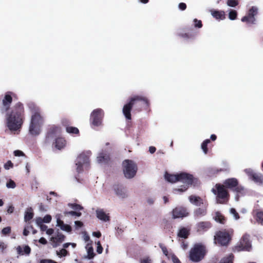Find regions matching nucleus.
<instances>
[{
	"mask_svg": "<svg viewBox=\"0 0 263 263\" xmlns=\"http://www.w3.org/2000/svg\"><path fill=\"white\" fill-rule=\"evenodd\" d=\"M24 108L22 103H17L6 115L7 125L11 131L20 129L23 123Z\"/></svg>",
	"mask_w": 263,
	"mask_h": 263,
	"instance_id": "nucleus-1",
	"label": "nucleus"
},
{
	"mask_svg": "<svg viewBox=\"0 0 263 263\" xmlns=\"http://www.w3.org/2000/svg\"><path fill=\"white\" fill-rule=\"evenodd\" d=\"M128 102L123 107V114L127 120H131V110L134 108V111L140 112L143 109H147L149 106V102L146 97L135 95L129 98Z\"/></svg>",
	"mask_w": 263,
	"mask_h": 263,
	"instance_id": "nucleus-2",
	"label": "nucleus"
},
{
	"mask_svg": "<svg viewBox=\"0 0 263 263\" xmlns=\"http://www.w3.org/2000/svg\"><path fill=\"white\" fill-rule=\"evenodd\" d=\"M28 107L31 113L29 132L31 135L36 136L41 132L42 126L44 123V117L41 114L40 108L34 103H29Z\"/></svg>",
	"mask_w": 263,
	"mask_h": 263,
	"instance_id": "nucleus-3",
	"label": "nucleus"
},
{
	"mask_svg": "<svg viewBox=\"0 0 263 263\" xmlns=\"http://www.w3.org/2000/svg\"><path fill=\"white\" fill-rule=\"evenodd\" d=\"M223 185H224L226 189H230L236 194L235 198L238 200L239 196H242L245 194V190L243 186L239 184L238 180L235 178H231L225 180Z\"/></svg>",
	"mask_w": 263,
	"mask_h": 263,
	"instance_id": "nucleus-4",
	"label": "nucleus"
},
{
	"mask_svg": "<svg viewBox=\"0 0 263 263\" xmlns=\"http://www.w3.org/2000/svg\"><path fill=\"white\" fill-rule=\"evenodd\" d=\"M206 253L205 246L199 243H196L190 251V259L193 262H199L204 258Z\"/></svg>",
	"mask_w": 263,
	"mask_h": 263,
	"instance_id": "nucleus-5",
	"label": "nucleus"
},
{
	"mask_svg": "<svg viewBox=\"0 0 263 263\" xmlns=\"http://www.w3.org/2000/svg\"><path fill=\"white\" fill-rule=\"evenodd\" d=\"M212 192L216 195V201L218 203L225 204L228 201L230 194L224 185L217 183L215 185V188L212 189Z\"/></svg>",
	"mask_w": 263,
	"mask_h": 263,
	"instance_id": "nucleus-6",
	"label": "nucleus"
},
{
	"mask_svg": "<svg viewBox=\"0 0 263 263\" xmlns=\"http://www.w3.org/2000/svg\"><path fill=\"white\" fill-rule=\"evenodd\" d=\"M233 233L232 229L219 231L215 236V241L221 246H227L231 240Z\"/></svg>",
	"mask_w": 263,
	"mask_h": 263,
	"instance_id": "nucleus-7",
	"label": "nucleus"
},
{
	"mask_svg": "<svg viewBox=\"0 0 263 263\" xmlns=\"http://www.w3.org/2000/svg\"><path fill=\"white\" fill-rule=\"evenodd\" d=\"M165 178L168 182L172 183L182 181L188 184H192L194 180L193 176L186 173H181L176 175L166 173Z\"/></svg>",
	"mask_w": 263,
	"mask_h": 263,
	"instance_id": "nucleus-8",
	"label": "nucleus"
},
{
	"mask_svg": "<svg viewBox=\"0 0 263 263\" xmlns=\"http://www.w3.org/2000/svg\"><path fill=\"white\" fill-rule=\"evenodd\" d=\"M122 167L124 176L127 179L134 178L138 170L136 163L134 161L129 159L123 161Z\"/></svg>",
	"mask_w": 263,
	"mask_h": 263,
	"instance_id": "nucleus-9",
	"label": "nucleus"
},
{
	"mask_svg": "<svg viewBox=\"0 0 263 263\" xmlns=\"http://www.w3.org/2000/svg\"><path fill=\"white\" fill-rule=\"evenodd\" d=\"M249 238V235H243L240 239L239 243L235 247V251L237 252L242 251H250L251 249V244Z\"/></svg>",
	"mask_w": 263,
	"mask_h": 263,
	"instance_id": "nucleus-10",
	"label": "nucleus"
},
{
	"mask_svg": "<svg viewBox=\"0 0 263 263\" xmlns=\"http://www.w3.org/2000/svg\"><path fill=\"white\" fill-rule=\"evenodd\" d=\"M90 154V152H87V153H82L78 157L76 163L78 173H80L83 171V166L84 164L89 163Z\"/></svg>",
	"mask_w": 263,
	"mask_h": 263,
	"instance_id": "nucleus-11",
	"label": "nucleus"
},
{
	"mask_svg": "<svg viewBox=\"0 0 263 263\" xmlns=\"http://www.w3.org/2000/svg\"><path fill=\"white\" fill-rule=\"evenodd\" d=\"M103 111L101 108L96 109L93 110L90 116L91 124L95 126H99L101 124L103 117Z\"/></svg>",
	"mask_w": 263,
	"mask_h": 263,
	"instance_id": "nucleus-12",
	"label": "nucleus"
},
{
	"mask_svg": "<svg viewBox=\"0 0 263 263\" xmlns=\"http://www.w3.org/2000/svg\"><path fill=\"white\" fill-rule=\"evenodd\" d=\"M60 130L61 128L58 126L54 125L49 126L45 138V143H49L60 133Z\"/></svg>",
	"mask_w": 263,
	"mask_h": 263,
	"instance_id": "nucleus-13",
	"label": "nucleus"
},
{
	"mask_svg": "<svg viewBox=\"0 0 263 263\" xmlns=\"http://www.w3.org/2000/svg\"><path fill=\"white\" fill-rule=\"evenodd\" d=\"M173 219L184 218L189 215V212L186 208L179 206L174 209L172 212Z\"/></svg>",
	"mask_w": 263,
	"mask_h": 263,
	"instance_id": "nucleus-14",
	"label": "nucleus"
},
{
	"mask_svg": "<svg viewBox=\"0 0 263 263\" xmlns=\"http://www.w3.org/2000/svg\"><path fill=\"white\" fill-rule=\"evenodd\" d=\"M258 9L255 7H252L249 10L247 15L242 17L241 21L248 24H254L255 22V16L257 15Z\"/></svg>",
	"mask_w": 263,
	"mask_h": 263,
	"instance_id": "nucleus-15",
	"label": "nucleus"
},
{
	"mask_svg": "<svg viewBox=\"0 0 263 263\" xmlns=\"http://www.w3.org/2000/svg\"><path fill=\"white\" fill-rule=\"evenodd\" d=\"M245 171L249 178L256 183L259 185L262 184L263 175L262 174L256 173L251 169H246Z\"/></svg>",
	"mask_w": 263,
	"mask_h": 263,
	"instance_id": "nucleus-16",
	"label": "nucleus"
},
{
	"mask_svg": "<svg viewBox=\"0 0 263 263\" xmlns=\"http://www.w3.org/2000/svg\"><path fill=\"white\" fill-rule=\"evenodd\" d=\"M209 204L206 200L204 201V203L201 208H198L194 211V216L195 218H200L205 216L207 214V209Z\"/></svg>",
	"mask_w": 263,
	"mask_h": 263,
	"instance_id": "nucleus-17",
	"label": "nucleus"
},
{
	"mask_svg": "<svg viewBox=\"0 0 263 263\" xmlns=\"http://www.w3.org/2000/svg\"><path fill=\"white\" fill-rule=\"evenodd\" d=\"M112 188L118 196L122 198H124L127 196L125 190L122 185L115 184L113 185Z\"/></svg>",
	"mask_w": 263,
	"mask_h": 263,
	"instance_id": "nucleus-18",
	"label": "nucleus"
},
{
	"mask_svg": "<svg viewBox=\"0 0 263 263\" xmlns=\"http://www.w3.org/2000/svg\"><path fill=\"white\" fill-rule=\"evenodd\" d=\"M212 227L210 221H201L197 223L196 229L199 232H203L208 231Z\"/></svg>",
	"mask_w": 263,
	"mask_h": 263,
	"instance_id": "nucleus-19",
	"label": "nucleus"
},
{
	"mask_svg": "<svg viewBox=\"0 0 263 263\" xmlns=\"http://www.w3.org/2000/svg\"><path fill=\"white\" fill-rule=\"evenodd\" d=\"M12 102V98L8 93H6L3 100V109L5 111H7L10 108Z\"/></svg>",
	"mask_w": 263,
	"mask_h": 263,
	"instance_id": "nucleus-20",
	"label": "nucleus"
},
{
	"mask_svg": "<svg viewBox=\"0 0 263 263\" xmlns=\"http://www.w3.org/2000/svg\"><path fill=\"white\" fill-rule=\"evenodd\" d=\"M190 202L196 206L202 205L204 203V201L200 197L195 195H191L189 197Z\"/></svg>",
	"mask_w": 263,
	"mask_h": 263,
	"instance_id": "nucleus-21",
	"label": "nucleus"
},
{
	"mask_svg": "<svg viewBox=\"0 0 263 263\" xmlns=\"http://www.w3.org/2000/svg\"><path fill=\"white\" fill-rule=\"evenodd\" d=\"M16 251L18 254L23 255L26 254L28 255L31 252V248L29 246L26 245L23 247V250L21 246H18L16 248Z\"/></svg>",
	"mask_w": 263,
	"mask_h": 263,
	"instance_id": "nucleus-22",
	"label": "nucleus"
},
{
	"mask_svg": "<svg viewBox=\"0 0 263 263\" xmlns=\"http://www.w3.org/2000/svg\"><path fill=\"white\" fill-rule=\"evenodd\" d=\"M190 234V229L187 228H181L178 233V236L180 238L186 239L188 238Z\"/></svg>",
	"mask_w": 263,
	"mask_h": 263,
	"instance_id": "nucleus-23",
	"label": "nucleus"
},
{
	"mask_svg": "<svg viewBox=\"0 0 263 263\" xmlns=\"http://www.w3.org/2000/svg\"><path fill=\"white\" fill-rule=\"evenodd\" d=\"M213 218L216 222L222 224H225L227 221L226 218L222 213H221L219 211L215 212V216Z\"/></svg>",
	"mask_w": 263,
	"mask_h": 263,
	"instance_id": "nucleus-24",
	"label": "nucleus"
},
{
	"mask_svg": "<svg viewBox=\"0 0 263 263\" xmlns=\"http://www.w3.org/2000/svg\"><path fill=\"white\" fill-rule=\"evenodd\" d=\"M211 14L216 20H224L226 18L225 12L223 11L212 10Z\"/></svg>",
	"mask_w": 263,
	"mask_h": 263,
	"instance_id": "nucleus-25",
	"label": "nucleus"
},
{
	"mask_svg": "<svg viewBox=\"0 0 263 263\" xmlns=\"http://www.w3.org/2000/svg\"><path fill=\"white\" fill-rule=\"evenodd\" d=\"M110 156L108 154L101 153L97 157V161L99 163L107 164L110 161Z\"/></svg>",
	"mask_w": 263,
	"mask_h": 263,
	"instance_id": "nucleus-26",
	"label": "nucleus"
},
{
	"mask_svg": "<svg viewBox=\"0 0 263 263\" xmlns=\"http://www.w3.org/2000/svg\"><path fill=\"white\" fill-rule=\"evenodd\" d=\"M97 217L100 220L104 221L109 220V216L107 215L103 210H98L96 211Z\"/></svg>",
	"mask_w": 263,
	"mask_h": 263,
	"instance_id": "nucleus-27",
	"label": "nucleus"
},
{
	"mask_svg": "<svg viewBox=\"0 0 263 263\" xmlns=\"http://www.w3.org/2000/svg\"><path fill=\"white\" fill-rule=\"evenodd\" d=\"M65 238V236L62 233H58L55 237L52 238V240L53 243H55L53 245L54 247H57L58 243L62 242Z\"/></svg>",
	"mask_w": 263,
	"mask_h": 263,
	"instance_id": "nucleus-28",
	"label": "nucleus"
},
{
	"mask_svg": "<svg viewBox=\"0 0 263 263\" xmlns=\"http://www.w3.org/2000/svg\"><path fill=\"white\" fill-rule=\"evenodd\" d=\"M57 226L60 227L63 231H65L68 232L71 231V227L68 224H65L64 222L59 218L57 219Z\"/></svg>",
	"mask_w": 263,
	"mask_h": 263,
	"instance_id": "nucleus-29",
	"label": "nucleus"
},
{
	"mask_svg": "<svg viewBox=\"0 0 263 263\" xmlns=\"http://www.w3.org/2000/svg\"><path fill=\"white\" fill-rule=\"evenodd\" d=\"M55 147L58 149H61L63 148L66 145V141L63 138H58L55 140Z\"/></svg>",
	"mask_w": 263,
	"mask_h": 263,
	"instance_id": "nucleus-30",
	"label": "nucleus"
},
{
	"mask_svg": "<svg viewBox=\"0 0 263 263\" xmlns=\"http://www.w3.org/2000/svg\"><path fill=\"white\" fill-rule=\"evenodd\" d=\"M255 219L258 223L263 225V211L260 210L255 211Z\"/></svg>",
	"mask_w": 263,
	"mask_h": 263,
	"instance_id": "nucleus-31",
	"label": "nucleus"
},
{
	"mask_svg": "<svg viewBox=\"0 0 263 263\" xmlns=\"http://www.w3.org/2000/svg\"><path fill=\"white\" fill-rule=\"evenodd\" d=\"M234 257L233 254L231 253L228 256L221 258L218 263H233Z\"/></svg>",
	"mask_w": 263,
	"mask_h": 263,
	"instance_id": "nucleus-32",
	"label": "nucleus"
},
{
	"mask_svg": "<svg viewBox=\"0 0 263 263\" xmlns=\"http://www.w3.org/2000/svg\"><path fill=\"white\" fill-rule=\"evenodd\" d=\"M66 132L70 134L79 135V130L78 128L73 126H67L66 127Z\"/></svg>",
	"mask_w": 263,
	"mask_h": 263,
	"instance_id": "nucleus-33",
	"label": "nucleus"
},
{
	"mask_svg": "<svg viewBox=\"0 0 263 263\" xmlns=\"http://www.w3.org/2000/svg\"><path fill=\"white\" fill-rule=\"evenodd\" d=\"M33 217V213L32 212V209L30 208L29 209V211H27L25 212L24 220L25 221H29L31 219H32Z\"/></svg>",
	"mask_w": 263,
	"mask_h": 263,
	"instance_id": "nucleus-34",
	"label": "nucleus"
},
{
	"mask_svg": "<svg viewBox=\"0 0 263 263\" xmlns=\"http://www.w3.org/2000/svg\"><path fill=\"white\" fill-rule=\"evenodd\" d=\"M222 169H216L215 168H209L207 171L208 174L209 176H213L217 174H218L219 172L223 171Z\"/></svg>",
	"mask_w": 263,
	"mask_h": 263,
	"instance_id": "nucleus-35",
	"label": "nucleus"
},
{
	"mask_svg": "<svg viewBox=\"0 0 263 263\" xmlns=\"http://www.w3.org/2000/svg\"><path fill=\"white\" fill-rule=\"evenodd\" d=\"M211 142L210 139H206L201 144V148L204 154H206L208 152V145Z\"/></svg>",
	"mask_w": 263,
	"mask_h": 263,
	"instance_id": "nucleus-36",
	"label": "nucleus"
},
{
	"mask_svg": "<svg viewBox=\"0 0 263 263\" xmlns=\"http://www.w3.org/2000/svg\"><path fill=\"white\" fill-rule=\"evenodd\" d=\"M64 214L65 216L70 215V216H77V217H80L81 216L82 213L79 211H65L64 212Z\"/></svg>",
	"mask_w": 263,
	"mask_h": 263,
	"instance_id": "nucleus-37",
	"label": "nucleus"
},
{
	"mask_svg": "<svg viewBox=\"0 0 263 263\" xmlns=\"http://www.w3.org/2000/svg\"><path fill=\"white\" fill-rule=\"evenodd\" d=\"M68 206L72 208V209L74 210L75 211H80L83 209V208L82 206H81L80 204H77V203H69L68 204Z\"/></svg>",
	"mask_w": 263,
	"mask_h": 263,
	"instance_id": "nucleus-38",
	"label": "nucleus"
},
{
	"mask_svg": "<svg viewBox=\"0 0 263 263\" xmlns=\"http://www.w3.org/2000/svg\"><path fill=\"white\" fill-rule=\"evenodd\" d=\"M87 258L88 259H92L95 256L93 249L91 246L88 247V245H87Z\"/></svg>",
	"mask_w": 263,
	"mask_h": 263,
	"instance_id": "nucleus-39",
	"label": "nucleus"
},
{
	"mask_svg": "<svg viewBox=\"0 0 263 263\" xmlns=\"http://www.w3.org/2000/svg\"><path fill=\"white\" fill-rule=\"evenodd\" d=\"M237 16V12L236 10H231L229 13V18L231 20H235Z\"/></svg>",
	"mask_w": 263,
	"mask_h": 263,
	"instance_id": "nucleus-40",
	"label": "nucleus"
},
{
	"mask_svg": "<svg viewBox=\"0 0 263 263\" xmlns=\"http://www.w3.org/2000/svg\"><path fill=\"white\" fill-rule=\"evenodd\" d=\"M227 4L232 7H235L238 5V2L237 0H228Z\"/></svg>",
	"mask_w": 263,
	"mask_h": 263,
	"instance_id": "nucleus-41",
	"label": "nucleus"
},
{
	"mask_svg": "<svg viewBox=\"0 0 263 263\" xmlns=\"http://www.w3.org/2000/svg\"><path fill=\"white\" fill-rule=\"evenodd\" d=\"M189 185L190 184L185 183V185H181L180 188L174 189V191H177V192H183L185 191L186 190H187V189L189 187Z\"/></svg>",
	"mask_w": 263,
	"mask_h": 263,
	"instance_id": "nucleus-42",
	"label": "nucleus"
},
{
	"mask_svg": "<svg viewBox=\"0 0 263 263\" xmlns=\"http://www.w3.org/2000/svg\"><path fill=\"white\" fill-rule=\"evenodd\" d=\"M57 254L60 256H66L68 254V251L65 249H62L59 252L57 251Z\"/></svg>",
	"mask_w": 263,
	"mask_h": 263,
	"instance_id": "nucleus-43",
	"label": "nucleus"
},
{
	"mask_svg": "<svg viewBox=\"0 0 263 263\" xmlns=\"http://www.w3.org/2000/svg\"><path fill=\"white\" fill-rule=\"evenodd\" d=\"M11 230L10 227H7L2 229V233L5 235H8L11 233Z\"/></svg>",
	"mask_w": 263,
	"mask_h": 263,
	"instance_id": "nucleus-44",
	"label": "nucleus"
},
{
	"mask_svg": "<svg viewBox=\"0 0 263 263\" xmlns=\"http://www.w3.org/2000/svg\"><path fill=\"white\" fill-rule=\"evenodd\" d=\"M194 26L195 27H197L198 28H200L202 27V22L200 20H198L197 19L195 18L194 20Z\"/></svg>",
	"mask_w": 263,
	"mask_h": 263,
	"instance_id": "nucleus-45",
	"label": "nucleus"
},
{
	"mask_svg": "<svg viewBox=\"0 0 263 263\" xmlns=\"http://www.w3.org/2000/svg\"><path fill=\"white\" fill-rule=\"evenodd\" d=\"M159 246L161 249L163 254L167 256L168 255V251H167V248L164 245H163L162 243H159Z\"/></svg>",
	"mask_w": 263,
	"mask_h": 263,
	"instance_id": "nucleus-46",
	"label": "nucleus"
},
{
	"mask_svg": "<svg viewBox=\"0 0 263 263\" xmlns=\"http://www.w3.org/2000/svg\"><path fill=\"white\" fill-rule=\"evenodd\" d=\"M178 35L182 38L184 39H190L194 37V35L192 34H190L187 33H179Z\"/></svg>",
	"mask_w": 263,
	"mask_h": 263,
	"instance_id": "nucleus-47",
	"label": "nucleus"
},
{
	"mask_svg": "<svg viewBox=\"0 0 263 263\" xmlns=\"http://www.w3.org/2000/svg\"><path fill=\"white\" fill-rule=\"evenodd\" d=\"M13 167V163L10 161H8L5 164H4V168L6 170H9L10 168H12Z\"/></svg>",
	"mask_w": 263,
	"mask_h": 263,
	"instance_id": "nucleus-48",
	"label": "nucleus"
},
{
	"mask_svg": "<svg viewBox=\"0 0 263 263\" xmlns=\"http://www.w3.org/2000/svg\"><path fill=\"white\" fill-rule=\"evenodd\" d=\"M230 212L233 215L234 217L236 219H238L240 218L239 214L237 212L236 210L235 209H231Z\"/></svg>",
	"mask_w": 263,
	"mask_h": 263,
	"instance_id": "nucleus-49",
	"label": "nucleus"
},
{
	"mask_svg": "<svg viewBox=\"0 0 263 263\" xmlns=\"http://www.w3.org/2000/svg\"><path fill=\"white\" fill-rule=\"evenodd\" d=\"M97 252L98 254H101L103 252V249L101 246L100 241H98L97 242Z\"/></svg>",
	"mask_w": 263,
	"mask_h": 263,
	"instance_id": "nucleus-50",
	"label": "nucleus"
},
{
	"mask_svg": "<svg viewBox=\"0 0 263 263\" xmlns=\"http://www.w3.org/2000/svg\"><path fill=\"white\" fill-rule=\"evenodd\" d=\"M6 186L8 188L13 189L15 187L16 184L12 180H10L9 182L7 183Z\"/></svg>",
	"mask_w": 263,
	"mask_h": 263,
	"instance_id": "nucleus-51",
	"label": "nucleus"
},
{
	"mask_svg": "<svg viewBox=\"0 0 263 263\" xmlns=\"http://www.w3.org/2000/svg\"><path fill=\"white\" fill-rule=\"evenodd\" d=\"M40 263H57V262L52 259H43L40 260Z\"/></svg>",
	"mask_w": 263,
	"mask_h": 263,
	"instance_id": "nucleus-52",
	"label": "nucleus"
},
{
	"mask_svg": "<svg viewBox=\"0 0 263 263\" xmlns=\"http://www.w3.org/2000/svg\"><path fill=\"white\" fill-rule=\"evenodd\" d=\"M51 216L50 215H46L43 219L44 222L49 223L51 220Z\"/></svg>",
	"mask_w": 263,
	"mask_h": 263,
	"instance_id": "nucleus-53",
	"label": "nucleus"
},
{
	"mask_svg": "<svg viewBox=\"0 0 263 263\" xmlns=\"http://www.w3.org/2000/svg\"><path fill=\"white\" fill-rule=\"evenodd\" d=\"M14 155L15 156H25L24 153L20 150H16L14 152Z\"/></svg>",
	"mask_w": 263,
	"mask_h": 263,
	"instance_id": "nucleus-54",
	"label": "nucleus"
},
{
	"mask_svg": "<svg viewBox=\"0 0 263 263\" xmlns=\"http://www.w3.org/2000/svg\"><path fill=\"white\" fill-rule=\"evenodd\" d=\"M179 9L182 11L185 10L186 8V5L184 3H180L178 5Z\"/></svg>",
	"mask_w": 263,
	"mask_h": 263,
	"instance_id": "nucleus-55",
	"label": "nucleus"
},
{
	"mask_svg": "<svg viewBox=\"0 0 263 263\" xmlns=\"http://www.w3.org/2000/svg\"><path fill=\"white\" fill-rule=\"evenodd\" d=\"M36 222L37 224L39 226H40L41 225L43 224V222H44V220H43V219H42L41 217H39V218H36Z\"/></svg>",
	"mask_w": 263,
	"mask_h": 263,
	"instance_id": "nucleus-56",
	"label": "nucleus"
},
{
	"mask_svg": "<svg viewBox=\"0 0 263 263\" xmlns=\"http://www.w3.org/2000/svg\"><path fill=\"white\" fill-rule=\"evenodd\" d=\"M74 223L76 226L78 228H81L83 226V222L80 221H76Z\"/></svg>",
	"mask_w": 263,
	"mask_h": 263,
	"instance_id": "nucleus-57",
	"label": "nucleus"
},
{
	"mask_svg": "<svg viewBox=\"0 0 263 263\" xmlns=\"http://www.w3.org/2000/svg\"><path fill=\"white\" fill-rule=\"evenodd\" d=\"M39 242L43 244V245H46L47 243V240L44 238V237H41L40 239H39Z\"/></svg>",
	"mask_w": 263,
	"mask_h": 263,
	"instance_id": "nucleus-58",
	"label": "nucleus"
},
{
	"mask_svg": "<svg viewBox=\"0 0 263 263\" xmlns=\"http://www.w3.org/2000/svg\"><path fill=\"white\" fill-rule=\"evenodd\" d=\"M141 263H151V260L148 258H144L141 260Z\"/></svg>",
	"mask_w": 263,
	"mask_h": 263,
	"instance_id": "nucleus-59",
	"label": "nucleus"
},
{
	"mask_svg": "<svg viewBox=\"0 0 263 263\" xmlns=\"http://www.w3.org/2000/svg\"><path fill=\"white\" fill-rule=\"evenodd\" d=\"M93 235L97 238H100L101 236V233L99 231L94 232Z\"/></svg>",
	"mask_w": 263,
	"mask_h": 263,
	"instance_id": "nucleus-60",
	"label": "nucleus"
},
{
	"mask_svg": "<svg viewBox=\"0 0 263 263\" xmlns=\"http://www.w3.org/2000/svg\"><path fill=\"white\" fill-rule=\"evenodd\" d=\"M41 230L42 231H47V226L45 224H42L40 226Z\"/></svg>",
	"mask_w": 263,
	"mask_h": 263,
	"instance_id": "nucleus-61",
	"label": "nucleus"
},
{
	"mask_svg": "<svg viewBox=\"0 0 263 263\" xmlns=\"http://www.w3.org/2000/svg\"><path fill=\"white\" fill-rule=\"evenodd\" d=\"M156 151V148L154 146H150L149 147V152L151 153V154H153Z\"/></svg>",
	"mask_w": 263,
	"mask_h": 263,
	"instance_id": "nucleus-62",
	"label": "nucleus"
},
{
	"mask_svg": "<svg viewBox=\"0 0 263 263\" xmlns=\"http://www.w3.org/2000/svg\"><path fill=\"white\" fill-rule=\"evenodd\" d=\"M39 209L41 211L44 212L46 211L44 206V205L42 203H40L39 205Z\"/></svg>",
	"mask_w": 263,
	"mask_h": 263,
	"instance_id": "nucleus-63",
	"label": "nucleus"
},
{
	"mask_svg": "<svg viewBox=\"0 0 263 263\" xmlns=\"http://www.w3.org/2000/svg\"><path fill=\"white\" fill-rule=\"evenodd\" d=\"M54 232V230L53 229L50 228L48 229L46 231V233L48 235H52Z\"/></svg>",
	"mask_w": 263,
	"mask_h": 263,
	"instance_id": "nucleus-64",
	"label": "nucleus"
}]
</instances>
